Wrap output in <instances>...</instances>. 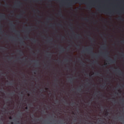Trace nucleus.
<instances>
[{"label":"nucleus","mask_w":124,"mask_h":124,"mask_svg":"<svg viewBox=\"0 0 124 124\" xmlns=\"http://www.w3.org/2000/svg\"><path fill=\"white\" fill-rule=\"evenodd\" d=\"M10 25H11V27H12V28H14V29H15V25H13V23L11 22L10 23Z\"/></svg>","instance_id":"obj_10"},{"label":"nucleus","mask_w":124,"mask_h":124,"mask_svg":"<svg viewBox=\"0 0 124 124\" xmlns=\"http://www.w3.org/2000/svg\"><path fill=\"white\" fill-rule=\"evenodd\" d=\"M118 73L119 74V75H122V74H124V72H122L121 70L118 71Z\"/></svg>","instance_id":"obj_8"},{"label":"nucleus","mask_w":124,"mask_h":124,"mask_svg":"<svg viewBox=\"0 0 124 124\" xmlns=\"http://www.w3.org/2000/svg\"><path fill=\"white\" fill-rule=\"evenodd\" d=\"M60 14H59V15H62V11H60Z\"/></svg>","instance_id":"obj_25"},{"label":"nucleus","mask_w":124,"mask_h":124,"mask_svg":"<svg viewBox=\"0 0 124 124\" xmlns=\"http://www.w3.org/2000/svg\"><path fill=\"white\" fill-rule=\"evenodd\" d=\"M106 53H107V55H109V53H108V51H107L106 52Z\"/></svg>","instance_id":"obj_29"},{"label":"nucleus","mask_w":124,"mask_h":124,"mask_svg":"<svg viewBox=\"0 0 124 124\" xmlns=\"http://www.w3.org/2000/svg\"><path fill=\"white\" fill-rule=\"evenodd\" d=\"M77 2L79 3H83L84 4H86L87 5V9H92V5L90 4H88V3L84 0H74L73 3L76 4Z\"/></svg>","instance_id":"obj_1"},{"label":"nucleus","mask_w":124,"mask_h":124,"mask_svg":"<svg viewBox=\"0 0 124 124\" xmlns=\"http://www.w3.org/2000/svg\"><path fill=\"white\" fill-rule=\"evenodd\" d=\"M118 20H120V21H124V18L123 17V16H119V17L118 18Z\"/></svg>","instance_id":"obj_6"},{"label":"nucleus","mask_w":124,"mask_h":124,"mask_svg":"<svg viewBox=\"0 0 124 124\" xmlns=\"http://www.w3.org/2000/svg\"><path fill=\"white\" fill-rule=\"evenodd\" d=\"M97 75H98V73H97Z\"/></svg>","instance_id":"obj_49"},{"label":"nucleus","mask_w":124,"mask_h":124,"mask_svg":"<svg viewBox=\"0 0 124 124\" xmlns=\"http://www.w3.org/2000/svg\"><path fill=\"white\" fill-rule=\"evenodd\" d=\"M98 93H100V91L98 92Z\"/></svg>","instance_id":"obj_51"},{"label":"nucleus","mask_w":124,"mask_h":124,"mask_svg":"<svg viewBox=\"0 0 124 124\" xmlns=\"http://www.w3.org/2000/svg\"><path fill=\"white\" fill-rule=\"evenodd\" d=\"M24 43H25V42H21V44H24Z\"/></svg>","instance_id":"obj_30"},{"label":"nucleus","mask_w":124,"mask_h":124,"mask_svg":"<svg viewBox=\"0 0 124 124\" xmlns=\"http://www.w3.org/2000/svg\"><path fill=\"white\" fill-rule=\"evenodd\" d=\"M123 57H124V55H123Z\"/></svg>","instance_id":"obj_56"},{"label":"nucleus","mask_w":124,"mask_h":124,"mask_svg":"<svg viewBox=\"0 0 124 124\" xmlns=\"http://www.w3.org/2000/svg\"><path fill=\"white\" fill-rule=\"evenodd\" d=\"M109 114V112L107 111H106V116H108V114Z\"/></svg>","instance_id":"obj_20"},{"label":"nucleus","mask_w":124,"mask_h":124,"mask_svg":"<svg viewBox=\"0 0 124 124\" xmlns=\"http://www.w3.org/2000/svg\"><path fill=\"white\" fill-rule=\"evenodd\" d=\"M0 32L1 33H2V31H0Z\"/></svg>","instance_id":"obj_44"},{"label":"nucleus","mask_w":124,"mask_h":124,"mask_svg":"<svg viewBox=\"0 0 124 124\" xmlns=\"http://www.w3.org/2000/svg\"><path fill=\"white\" fill-rule=\"evenodd\" d=\"M38 18H40V16H38Z\"/></svg>","instance_id":"obj_42"},{"label":"nucleus","mask_w":124,"mask_h":124,"mask_svg":"<svg viewBox=\"0 0 124 124\" xmlns=\"http://www.w3.org/2000/svg\"><path fill=\"white\" fill-rule=\"evenodd\" d=\"M71 29L72 30V27H71Z\"/></svg>","instance_id":"obj_52"},{"label":"nucleus","mask_w":124,"mask_h":124,"mask_svg":"<svg viewBox=\"0 0 124 124\" xmlns=\"http://www.w3.org/2000/svg\"><path fill=\"white\" fill-rule=\"evenodd\" d=\"M98 11H100V12H103V13H105V12L103 11V10H100L99 9H98Z\"/></svg>","instance_id":"obj_13"},{"label":"nucleus","mask_w":124,"mask_h":124,"mask_svg":"<svg viewBox=\"0 0 124 124\" xmlns=\"http://www.w3.org/2000/svg\"><path fill=\"white\" fill-rule=\"evenodd\" d=\"M92 14H96H96H97V13H92Z\"/></svg>","instance_id":"obj_32"},{"label":"nucleus","mask_w":124,"mask_h":124,"mask_svg":"<svg viewBox=\"0 0 124 124\" xmlns=\"http://www.w3.org/2000/svg\"><path fill=\"white\" fill-rule=\"evenodd\" d=\"M70 81L71 83H72L73 82V79L71 78V79H70Z\"/></svg>","instance_id":"obj_23"},{"label":"nucleus","mask_w":124,"mask_h":124,"mask_svg":"<svg viewBox=\"0 0 124 124\" xmlns=\"http://www.w3.org/2000/svg\"><path fill=\"white\" fill-rule=\"evenodd\" d=\"M15 32H19L18 31H15Z\"/></svg>","instance_id":"obj_27"},{"label":"nucleus","mask_w":124,"mask_h":124,"mask_svg":"<svg viewBox=\"0 0 124 124\" xmlns=\"http://www.w3.org/2000/svg\"><path fill=\"white\" fill-rule=\"evenodd\" d=\"M102 48L103 49H104V50H105V49H106V48H107V45L106 44L104 45Z\"/></svg>","instance_id":"obj_9"},{"label":"nucleus","mask_w":124,"mask_h":124,"mask_svg":"<svg viewBox=\"0 0 124 124\" xmlns=\"http://www.w3.org/2000/svg\"><path fill=\"white\" fill-rule=\"evenodd\" d=\"M60 49H61V50H62V51H64V48L63 47H62V46H59Z\"/></svg>","instance_id":"obj_14"},{"label":"nucleus","mask_w":124,"mask_h":124,"mask_svg":"<svg viewBox=\"0 0 124 124\" xmlns=\"http://www.w3.org/2000/svg\"><path fill=\"white\" fill-rule=\"evenodd\" d=\"M23 13H25V12H24Z\"/></svg>","instance_id":"obj_54"},{"label":"nucleus","mask_w":124,"mask_h":124,"mask_svg":"<svg viewBox=\"0 0 124 124\" xmlns=\"http://www.w3.org/2000/svg\"><path fill=\"white\" fill-rule=\"evenodd\" d=\"M0 18L1 19H5V15H0Z\"/></svg>","instance_id":"obj_7"},{"label":"nucleus","mask_w":124,"mask_h":124,"mask_svg":"<svg viewBox=\"0 0 124 124\" xmlns=\"http://www.w3.org/2000/svg\"><path fill=\"white\" fill-rule=\"evenodd\" d=\"M26 38H27V39H29V37L26 36Z\"/></svg>","instance_id":"obj_35"},{"label":"nucleus","mask_w":124,"mask_h":124,"mask_svg":"<svg viewBox=\"0 0 124 124\" xmlns=\"http://www.w3.org/2000/svg\"><path fill=\"white\" fill-rule=\"evenodd\" d=\"M14 123L13 122H11V124H14Z\"/></svg>","instance_id":"obj_43"},{"label":"nucleus","mask_w":124,"mask_h":124,"mask_svg":"<svg viewBox=\"0 0 124 124\" xmlns=\"http://www.w3.org/2000/svg\"><path fill=\"white\" fill-rule=\"evenodd\" d=\"M116 71H117V70L114 71L115 72H116Z\"/></svg>","instance_id":"obj_50"},{"label":"nucleus","mask_w":124,"mask_h":124,"mask_svg":"<svg viewBox=\"0 0 124 124\" xmlns=\"http://www.w3.org/2000/svg\"><path fill=\"white\" fill-rule=\"evenodd\" d=\"M106 14H108V15H112L111 12L106 13Z\"/></svg>","instance_id":"obj_16"},{"label":"nucleus","mask_w":124,"mask_h":124,"mask_svg":"<svg viewBox=\"0 0 124 124\" xmlns=\"http://www.w3.org/2000/svg\"><path fill=\"white\" fill-rule=\"evenodd\" d=\"M12 119V117L10 116V117H9V120H11Z\"/></svg>","instance_id":"obj_24"},{"label":"nucleus","mask_w":124,"mask_h":124,"mask_svg":"<svg viewBox=\"0 0 124 124\" xmlns=\"http://www.w3.org/2000/svg\"><path fill=\"white\" fill-rule=\"evenodd\" d=\"M117 14H119V15H120L121 14H120V12H117Z\"/></svg>","instance_id":"obj_26"},{"label":"nucleus","mask_w":124,"mask_h":124,"mask_svg":"<svg viewBox=\"0 0 124 124\" xmlns=\"http://www.w3.org/2000/svg\"><path fill=\"white\" fill-rule=\"evenodd\" d=\"M122 43H124V40L122 42Z\"/></svg>","instance_id":"obj_36"},{"label":"nucleus","mask_w":124,"mask_h":124,"mask_svg":"<svg viewBox=\"0 0 124 124\" xmlns=\"http://www.w3.org/2000/svg\"><path fill=\"white\" fill-rule=\"evenodd\" d=\"M67 6H68V7H71L73 6L72 5V1H71V3H68L67 4Z\"/></svg>","instance_id":"obj_4"},{"label":"nucleus","mask_w":124,"mask_h":124,"mask_svg":"<svg viewBox=\"0 0 124 124\" xmlns=\"http://www.w3.org/2000/svg\"><path fill=\"white\" fill-rule=\"evenodd\" d=\"M89 37H90V39L91 41H92V42H93V41L95 42V39L94 38H92V37H91V35H89Z\"/></svg>","instance_id":"obj_5"},{"label":"nucleus","mask_w":124,"mask_h":124,"mask_svg":"<svg viewBox=\"0 0 124 124\" xmlns=\"http://www.w3.org/2000/svg\"><path fill=\"white\" fill-rule=\"evenodd\" d=\"M0 31H1V28L0 29Z\"/></svg>","instance_id":"obj_48"},{"label":"nucleus","mask_w":124,"mask_h":124,"mask_svg":"<svg viewBox=\"0 0 124 124\" xmlns=\"http://www.w3.org/2000/svg\"><path fill=\"white\" fill-rule=\"evenodd\" d=\"M20 55H24V52L22 50H19Z\"/></svg>","instance_id":"obj_15"},{"label":"nucleus","mask_w":124,"mask_h":124,"mask_svg":"<svg viewBox=\"0 0 124 124\" xmlns=\"http://www.w3.org/2000/svg\"><path fill=\"white\" fill-rule=\"evenodd\" d=\"M105 57H107V54H105Z\"/></svg>","instance_id":"obj_37"},{"label":"nucleus","mask_w":124,"mask_h":124,"mask_svg":"<svg viewBox=\"0 0 124 124\" xmlns=\"http://www.w3.org/2000/svg\"><path fill=\"white\" fill-rule=\"evenodd\" d=\"M29 47H31V46H29Z\"/></svg>","instance_id":"obj_55"},{"label":"nucleus","mask_w":124,"mask_h":124,"mask_svg":"<svg viewBox=\"0 0 124 124\" xmlns=\"http://www.w3.org/2000/svg\"><path fill=\"white\" fill-rule=\"evenodd\" d=\"M80 36L81 37H82V36L81 35V34H78V35H77V38H79V37Z\"/></svg>","instance_id":"obj_17"},{"label":"nucleus","mask_w":124,"mask_h":124,"mask_svg":"<svg viewBox=\"0 0 124 124\" xmlns=\"http://www.w3.org/2000/svg\"><path fill=\"white\" fill-rule=\"evenodd\" d=\"M18 123H20V122L18 121Z\"/></svg>","instance_id":"obj_53"},{"label":"nucleus","mask_w":124,"mask_h":124,"mask_svg":"<svg viewBox=\"0 0 124 124\" xmlns=\"http://www.w3.org/2000/svg\"><path fill=\"white\" fill-rule=\"evenodd\" d=\"M104 53H101V55H103Z\"/></svg>","instance_id":"obj_39"},{"label":"nucleus","mask_w":124,"mask_h":124,"mask_svg":"<svg viewBox=\"0 0 124 124\" xmlns=\"http://www.w3.org/2000/svg\"><path fill=\"white\" fill-rule=\"evenodd\" d=\"M59 26H62V24H59Z\"/></svg>","instance_id":"obj_38"},{"label":"nucleus","mask_w":124,"mask_h":124,"mask_svg":"<svg viewBox=\"0 0 124 124\" xmlns=\"http://www.w3.org/2000/svg\"><path fill=\"white\" fill-rule=\"evenodd\" d=\"M25 109H26V110H28V107H26L25 108Z\"/></svg>","instance_id":"obj_34"},{"label":"nucleus","mask_w":124,"mask_h":124,"mask_svg":"<svg viewBox=\"0 0 124 124\" xmlns=\"http://www.w3.org/2000/svg\"><path fill=\"white\" fill-rule=\"evenodd\" d=\"M82 19L83 20H84L85 21H86L87 22L89 21V19H88V18H87V17L83 18Z\"/></svg>","instance_id":"obj_11"},{"label":"nucleus","mask_w":124,"mask_h":124,"mask_svg":"<svg viewBox=\"0 0 124 124\" xmlns=\"http://www.w3.org/2000/svg\"><path fill=\"white\" fill-rule=\"evenodd\" d=\"M31 40V41L34 40V41H33L34 43H35V42H36V40H35V39H33L32 40Z\"/></svg>","instance_id":"obj_21"},{"label":"nucleus","mask_w":124,"mask_h":124,"mask_svg":"<svg viewBox=\"0 0 124 124\" xmlns=\"http://www.w3.org/2000/svg\"><path fill=\"white\" fill-rule=\"evenodd\" d=\"M77 47L80 48V46H77Z\"/></svg>","instance_id":"obj_33"},{"label":"nucleus","mask_w":124,"mask_h":124,"mask_svg":"<svg viewBox=\"0 0 124 124\" xmlns=\"http://www.w3.org/2000/svg\"><path fill=\"white\" fill-rule=\"evenodd\" d=\"M86 51L88 52V53H90V54H93V56H94L96 59H98V55H96L93 54V48L92 47H89V48H86Z\"/></svg>","instance_id":"obj_2"},{"label":"nucleus","mask_w":124,"mask_h":124,"mask_svg":"<svg viewBox=\"0 0 124 124\" xmlns=\"http://www.w3.org/2000/svg\"><path fill=\"white\" fill-rule=\"evenodd\" d=\"M21 5H22V3L21 2H17V6L19 5L20 6Z\"/></svg>","instance_id":"obj_12"},{"label":"nucleus","mask_w":124,"mask_h":124,"mask_svg":"<svg viewBox=\"0 0 124 124\" xmlns=\"http://www.w3.org/2000/svg\"><path fill=\"white\" fill-rule=\"evenodd\" d=\"M83 65H85V63H83Z\"/></svg>","instance_id":"obj_45"},{"label":"nucleus","mask_w":124,"mask_h":124,"mask_svg":"<svg viewBox=\"0 0 124 124\" xmlns=\"http://www.w3.org/2000/svg\"><path fill=\"white\" fill-rule=\"evenodd\" d=\"M108 61L109 62H111V63H115V62H116V60H113L111 59H109Z\"/></svg>","instance_id":"obj_3"},{"label":"nucleus","mask_w":124,"mask_h":124,"mask_svg":"<svg viewBox=\"0 0 124 124\" xmlns=\"http://www.w3.org/2000/svg\"><path fill=\"white\" fill-rule=\"evenodd\" d=\"M5 6H6V7H8V4L6 3V4H5Z\"/></svg>","instance_id":"obj_22"},{"label":"nucleus","mask_w":124,"mask_h":124,"mask_svg":"<svg viewBox=\"0 0 124 124\" xmlns=\"http://www.w3.org/2000/svg\"><path fill=\"white\" fill-rule=\"evenodd\" d=\"M101 96H104V95H103V94H101Z\"/></svg>","instance_id":"obj_40"},{"label":"nucleus","mask_w":124,"mask_h":124,"mask_svg":"<svg viewBox=\"0 0 124 124\" xmlns=\"http://www.w3.org/2000/svg\"><path fill=\"white\" fill-rule=\"evenodd\" d=\"M96 62H97V61L94 62V63H96Z\"/></svg>","instance_id":"obj_31"},{"label":"nucleus","mask_w":124,"mask_h":124,"mask_svg":"<svg viewBox=\"0 0 124 124\" xmlns=\"http://www.w3.org/2000/svg\"><path fill=\"white\" fill-rule=\"evenodd\" d=\"M82 53H85V51L83 50Z\"/></svg>","instance_id":"obj_41"},{"label":"nucleus","mask_w":124,"mask_h":124,"mask_svg":"<svg viewBox=\"0 0 124 124\" xmlns=\"http://www.w3.org/2000/svg\"><path fill=\"white\" fill-rule=\"evenodd\" d=\"M109 114V112L107 111H106V116H108V114Z\"/></svg>","instance_id":"obj_19"},{"label":"nucleus","mask_w":124,"mask_h":124,"mask_svg":"<svg viewBox=\"0 0 124 124\" xmlns=\"http://www.w3.org/2000/svg\"><path fill=\"white\" fill-rule=\"evenodd\" d=\"M102 67H104V65H102Z\"/></svg>","instance_id":"obj_46"},{"label":"nucleus","mask_w":124,"mask_h":124,"mask_svg":"<svg viewBox=\"0 0 124 124\" xmlns=\"http://www.w3.org/2000/svg\"><path fill=\"white\" fill-rule=\"evenodd\" d=\"M17 18H22V15H18L17 16Z\"/></svg>","instance_id":"obj_18"},{"label":"nucleus","mask_w":124,"mask_h":124,"mask_svg":"<svg viewBox=\"0 0 124 124\" xmlns=\"http://www.w3.org/2000/svg\"><path fill=\"white\" fill-rule=\"evenodd\" d=\"M37 11H38V12H39V10H37Z\"/></svg>","instance_id":"obj_47"},{"label":"nucleus","mask_w":124,"mask_h":124,"mask_svg":"<svg viewBox=\"0 0 124 124\" xmlns=\"http://www.w3.org/2000/svg\"><path fill=\"white\" fill-rule=\"evenodd\" d=\"M106 41H105V43H106V42H107V39H106V38H105Z\"/></svg>","instance_id":"obj_28"},{"label":"nucleus","mask_w":124,"mask_h":124,"mask_svg":"<svg viewBox=\"0 0 124 124\" xmlns=\"http://www.w3.org/2000/svg\"><path fill=\"white\" fill-rule=\"evenodd\" d=\"M49 0V1H50V0Z\"/></svg>","instance_id":"obj_57"}]
</instances>
